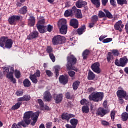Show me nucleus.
I'll return each mask as SVG.
<instances>
[{"instance_id": "2f4dec72", "label": "nucleus", "mask_w": 128, "mask_h": 128, "mask_svg": "<svg viewBox=\"0 0 128 128\" xmlns=\"http://www.w3.org/2000/svg\"><path fill=\"white\" fill-rule=\"evenodd\" d=\"M74 16H75V18H82V10H78L77 12L74 14Z\"/></svg>"}, {"instance_id": "680f3d73", "label": "nucleus", "mask_w": 128, "mask_h": 128, "mask_svg": "<svg viewBox=\"0 0 128 128\" xmlns=\"http://www.w3.org/2000/svg\"><path fill=\"white\" fill-rule=\"evenodd\" d=\"M46 74L49 78L50 76H52L53 74L52 72L50 70H46Z\"/></svg>"}, {"instance_id": "052dcab7", "label": "nucleus", "mask_w": 128, "mask_h": 128, "mask_svg": "<svg viewBox=\"0 0 128 128\" xmlns=\"http://www.w3.org/2000/svg\"><path fill=\"white\" fill-rule=\"evenodd\" d=\"M16 6L17 8H20L24 6V4L22 3L20 1H16Z\"/></svg>"}, {"instance_id": "2eb2a0df", "label": "nucleus", "mask_w": 128, "mask_h": 128, "mask_svg": "<svg viewBox=\"0 0 128 128\" xmlns=\"http://www.w3.org/2000/svg\"><path fill=\"white\" fill-rule=\"evenodd\" d=\"M70 76L68 75H62L59 77V81L60 84H66L68 82Z\"/></svg>"}, {"instance_id": "ddd939ff", "label": "nucleus", "mask_w": 128, "mask_h": 128, "mask_svg": "<svg viewBox=\"0 0 128 128\" xmlns=\"http://www.w3.org/2000/svg\"><path fill=\"white\" fill-rule=\"evenodd\" d=\"M124 25L122 24V21L121 20L117 22L114 25V28L116 30H118L120 32H122V28H124Z\"/></svg>"}, {"instance_id": "37998d69", "label": "nucleus", "mask_w": 128, "mask_h": 128, "mask_svg": "<svg viewBox=\"0 0 128 128\" xmlns=\"http://www.w3.org/2000/svg\"><path fill=\"white\" fill-rule=\"evenodd\" d=\"M98 20V16L94 15L92 17V22H94V24H96Z\"/></svg>"}, {"instance_id": "0eeeda50", "label": "nucleus", "mask_w": 128, "mask_h": 128, "mask_svg": "<svg viewBox=\"0 0 128 128\" xmlns=\"http://www.w3.org/2000/svg\"><path fill=\"white\" fill-rule=\"evenodd\" d=\"M128 59L126 56H124L122 58H120V60L116 58L114 61V64L117 66H126V64H128Z\"/></svg>"}, {"instance_id": "a211bd4d", "label": "nucleus", "mask_w": 128, "mask_h": 128, "mask_svg": "<svg viewBox=\"0 0 128 128\" xmlns=\"http://www.w3.org/2000/svg\"><path fill=\"white\" fill-rule=\"evenodd\" d=\"M76 118V115L72 114H68L63 113L61 116V118L62 120H67V122H68V120H70V118Z\"/></svg>"}, {"instance_id": "f8f14e48", "label": "nucleus", "mask_w": 128, "mask_h": 128, "mask_svg": "<svg viewBox=\"0 0 128 128\" xmlns=\"http://www.w3.org/2000/svg\"><path fill=\"white\" fill-rule=\"evenodd\" d=\"M116 96L118 98H124L126 100H128V96L126 95V92L123 89L118 90L116 92Z\"/></svg>"}, {"instance_id": "393cba45", "label": "nucleus", "mask_w": 128, "mask_h": 128, "mask_svg": "<svg viewBox=\"0 0 128 128\" xmlns=\"http://www.w3.org/2000/svg\"><path fill=\"white\" fill-rule=\"evenodd\" d=\"M36 24V18L34 16H30L28 19V24L30 26H34Z\"/></svg>"}, {"instance_id": "0e129e2a", "label": "nucleus", "mask_w": 128, "mask_h": 128, "mask_svg": "<svg viewBox=\"0 0 128 128\" xmlns=\"http://www.w3.org/2000/svg\"><path fill=\"white\" fill-rule=\"evenodd\" d=\"M68 74L70 76H71V78H72L73 76H74V74H76V72L74 71H70L68 72Z\"/></svg>"}, {"instance_id": "6ab92c4d", "label": "nucleus", "mask_w": 128, "mask_h": 128, "mask_svg": "<svg viewBox=\"0 0 128 128\" xmlns=\"http://www.w3.org/2000/svg\"><path fill=\"white\" fill-rule=\"evenodd\" d=\"M70 24L74 28H78V20L76 18H72L70 20Z\"/></svg>"}, {"instance_id": "4468645a", "label": "nucleus", "mask_w": 128, "mask_h": 128, "mask_svg": "<svg viewBox=\"0 0 128 128\" xmlns=\"http://www.w3.org/2000/svg\"><path fill=\"white\" fill-rule=\"evenodd\" d=\"M38 32L34 30L30 32L29 35L27 36V40H36L38 38Z\"/></svg>"}, {"instance_id": "39448f33", "label": "nucleus", "mask_w": 128, "mask_h": 128, "mask_svg": "<svg viewBox=\"0 0 128 128\" xmlns=\"http://www.w3.org/2000/svg\"><path fill=\"white\" fill-rule=\"evenodd\" d=\"M64 40H66V37L57 35L54 36L52 38V44L53 46H58V44H62Z\"/></svg>"}, {"instance_id": "3c124183", "label": "nucleus", "mask_w": 128, "mask_h": 128, "mask_svg": "<svg viewBox=\"0 0 128 128\" xmlns=\"http://www.w3.org/2000/svg\"><path fill=\"white\" fill-rule=\"evenodd\" d=\"M58 70H60V66H56L54 74L56 76V78H58V76H60V74L58 72Z\"/></svg>"}, {"instance_id": "e433bc0d", "label": "nucleus", "mask_w": 128, "mask_h": 128, "mask_svg": "<svg viewBox=\"0 0 128 128\" xmlns=\"http://www.w3.org/2000/svg\"><path fill=\"white\" fill-rule=\"evenodd\" d=\"M82 112L84 114H88L90 112V108L88 106H83L82 107Z\"/></svg>"}, {"instance_id": "5fc2aeb1", "label": "nucleus", "mask_w": 128, "mask_h": 128, "mask_svg": "<svg viewBox=\"0 0 128 128\" xmlns=\"http://www.w3.org/2000/svg\"><path fill=\"white\" fill-rule=\"evenodd\" d=\"M46 23V20L44 19H41L39 21H38V24H36V26H42V24H44Z\"/></svg>"}, {"instance_id": "69168bd1", "label": "nucleus", "mask_w": 128, "mask_h": 128, "mask_svg": "<svg viewBox=\"0 0 128 128\" xmlns=\"http://www.w3.org/2000/svg\"><path fill=\"white\" fill-rule=\"evenodd\" d=\"M118 102L120 104H122L124 102V98L118 97Z\"/></svg>"}, {"instance_id": "6e6552de", "label": "nucleus", "mask_w": 128, "mask_h": 128, "mask_svg": "<svg viewBox=\"0 0 128 128\" xmlns=\"http://www.w3.org/2000/svg\"><path fill=\"white\" fill-rule=\"evenodd\" d=\"M22 19V16L18 15H12L8 18V22L12 26H16V22Z\"/></svg>"}, {"instance_id": "5701e85b", "label": "nucleus", "mask_w": 128, "mask_h": 128, "mask_svg": "<svg viewBox=\"0 0 128 128\" xmlns=\"http://www.w3.org/2000/svg\"><path fill=\"white\" fill-rule=\"evenodd\" d=\"M87 78L88 80H94L96 78V74L90 70H88Z\"/></svg>"}, {"instance_id": "7c9ffc66", "label": "nucleus", "mask_w": 128, "mask_h": 128, "mask_svg": "<svg viewBox=\"0 0 128 128\" xmlns=\"http://www.w3.org/2000/svg\"><path fill=\"white\" fill-rule=\"evenodd\" d=\"M80 80H76L72 84V88L73 90H76L78 88V86H80Z\"/></svg>"}, {"instance_id": "e2e57ef3", "label": "nucleus", "mask_w": 128, "mask_h": 128, "mask_svg": "<svg viewBox=\"0 0 128 128\" xmlns=\"http://www.w3.org/2000/svg\"><path fill=\"white\" fill-rule=\"evenodd\" d=\"M110 4L111 6H112L114 8L116 6V0H110Z\"/></svg>"}, {"instance_id": "9d476101", "label": "nucleus", "mask_w": 128, "mask_h": 128, "mask_svg": "<svg viewBox=\"0 0 128 128\" xmlns=\"http://www.w3.org/2000/svg\"><path fill=\"white\" fill-rule=\"evenodd\" d=\"M110 112V110L108 108H99L96 112V116L100 118H104L106 114H108Z\"/></svg>"}, {"instance_id": "4be33fe9", "label": "nucleus", "mask_w": 128, "mask_h": 128, "mask_svg": "<svg viewBox=\"0 0 128 128\" xmlns=\"http://www.w3.org/2000/svg\"><path fill=\"white\" fill-rule=\"evenodd\" d=\"M24 128H26V124L24 122V121H21L18 123V124H16V123H14L12 126L11 128H22V126Z\"/></svg>"}, {"instance_id": "f3484780", "label": "nucleus", "mask_w": 128, "mask_h": 128, "mask_svg": "<svg viewBox=\"0 0 128 128\" xmlns=\"http://www.w3.org/2000/svg\"><path fill=\"white\" fill-rule=\"evenodd\" d=\"M75 5L78 8H82L88 6V2L84 1L83 0H78L76 2Z\"/></svg>"}, {"instance_id": "6e6d98bb", "label": "nucleus", "mask_w": 128, "mask_h": 128, "mask_svg": "<svg viewBox=\"0 0 128 128\" xmlns=\"http://www.w3.org/2000/svg\"><path fill=\"white\" fill-rule=\"evenodd\" d=\"M54 28V26L50 24H48V26H46V32H50Z\"/></svg>"}, {"instance_id": "c756f323", "label": "nucleus", "mask_w": 128, "mask_h": 128, "mask_svg": "<svg viewBox=\"0 0 128 128\" xmlns=\"http://www.w3.org/2000/svg\"><path fill=\"white\" fill-rule=\"evenodd\" d=\"M18 12L20 14H26V12H28V8L26 6H24L23 7L21 8L18 11Z\"/></svg>"}, {"instance_id": "ea45409f", "label": "nucleus", "mask_w": 128, "mask_h": 128, "mask_svg": "<svg viewBox=\"0 0 128 128\" xmlns=\"http://www.w3.org/2000/svg\"><path fill=\"white\" fill-rule=\"evenodd\" d=\"M30 78L33 84H38V78H36L32 74L30 75Z\"/></svg>"}, {"instance_id": "774afa93", "label": "nucleus", "mask_w": 128, "mask_h": 128, "mask_svg": "<svg viewBox=\"0 0 128 128\" xmlns=\"http://www.w3.org/2000/svg\"><path fill=\"white\" fill-rule=\"evenodd\" d=\"M52 122H47L46 124V128H52Z\"/></svg>"}, {"instance_id": "79ce46f5", "label": "nucleus", "mask_w": 128, "mask_h": 128, "mask_svg": "<svg viewBox=\"0 0 128 128\" xmlns=\"http://www.w3.org/2000/svg\"><path fill=\"white\" fill-rule=\"evenodd\" d=\"M88 102H89L86 98H83L80 101V104L82 106H88Z\"/></svg>"}, {"instance_id": "c03bdc74", "label": "nucleus", "mask_w": 128, "mask_h": 128, "mask_svg": "<svg viewBox=\"0 0 128 128\" xmlns=\"http://www.w3.org/2000/svg\"><path fill=\"white\" fill-rule=\"evenodd\" d=\"M37 102L39 104V106L41 108H44V101L42 99H38Z\"/></svg>"}, {"instance_id": "a878e982", "label": "nucleus", "mask_w": 128, "mask_h": 128, "mask_svg": "<svg viewBox=\"0 0 128 128\" xmlns=\"http://www.w3.org/2000/svg\"><path fill=\"white\" fill-rule=\"evenodd\" d=\"M65 98H67V100H74V94L72 92H67L65 93Z\"/></svg>"}, {"instance_id": "72a5a7b5", "label": "nucleus", "mask_w": 128, "mask_h": 128, "mask_svg": "<svg viewBox=\"0 0 128 128\" xmlns=\"http://www.w3.org/2000/svg\"><path fill=\"white\" fill-rule=\"evenodd\" d=\"M90 2L96 8H98L100 6V0H90Z\"/></svg>"}, {"instance_id": "bb28decb", "label": "nucleus", "mask_w": 128, "mask_h": 128, "mask_svg": "<svg viewBox=\"0 0 128 128\" xmlns=\"http://www.w3.org/2000/svg\"><path fill=\"white\" fill-rule=\"evenodd\" d=\"M22 104V102H18L14 105L12 106L11 108V110H18L20 108V106Z\"/></svg>"}, {"instance_id": "4d7b16f0", "label": "nucleus", "mask_w": 128, "mask_h": 128, "mask_svg": "<svg viewBox=\"0 0 128 128\" xmlns=\"http://www.w3.org/2000/svg\"><path fill=\"white\" fill-rule=\"evenodd\" d=\"M32 75L35 76L36 78H40V71L39 70H37L36 72Z\"/></svg>"}, {"instance_id": "338daca9", "label": "nucleus", "mask_w": 128, "mask_h": 128, "mask_svg": "<svg viewBox=\"0 0 128 128\" xmlns=\"http://www.w3.org/2000/svg\"><path fill=\"white\" fill-rule=\"evenodd\" d=\"M114 116H116V112L114 111H112L110 113V116L112 120H114Z\"/></svg>"}, {"instance_id": "9b49d317", "label": "nucleus", "mask_w": 128, "mask_h": 128, "mask_svg": "<svg viewBox=\"0 0 128 128\" xmlns=\"http://www.w3.org/2000/svg\"><path fill=\"white\" fill-rule=\"evenodd\" d=\"M100 62H96L91 65V69L94 72L98 74L102 72V70H100Z\"/></svg>"}, {"instance_id": "de8ad7c7", "label": "nucleus", "mask_w": 128, "mask_h": 128, "mask_svg": "<svg viewBox=\"0 0 128 128\" xmlns=\"http://www.w3.org/2000/svg\"><path fill=\"white\" fill-rule=\"evenodd\" d=\"M22 94H24V90H18L16 92V95L17 96H22Z\"/></svg>"}, {"instance_id": "dca6fc26", "label": "nucleus", "mask_w": 128, "mask_h": 128, "mask_svg": "<svg viewBox=\"0 0 128 128\" xmlns=\"http://www.w3.org/2000/svg\"><path fill=\"white\" fill-rule=\"evenodd\" d=\"M63 97L64 96H62V94H54L53 96L54 100H55L56 104H60V102H62Z\"/></svg>"}, {"instance_id": "13d9d810", "label": "nucleus", "mask_w": 128, "mask_h": 128, "mask_svg": "<svg viewBox=\"0 0 128 128\" xmlns=\"http://www.w3.org/2000/svg\"><path fill=\"white\" fill-rule=\"evenodd\" d=\"M112 42V38H106L104 39L102 42L104 44H108V42Z\"/></svg>"}, {"instance_id": "cd10ccee", "label": "nucleus", "mask_w": 128, "mask_h": 128, "mask_svg": "<svg viewBox=\"0 0 128 128\" xmlns=\"http://www.w3.org/2000/svg\"><path fill=\"white\" fill-rule=\"evenodd\" d=\"M90 54V51L89 50L86 49L85 50L82 54V56L83 57V60H86L88 58V56Z\"/></svg>"}, {"instance_id": "f03ea898", "label": "nucleus", "mask_w": 128, "mask_h": 128, "mask_svg": "<svg viewBox=\"0 0 128 128\" xmlns=\"http://www.w3.org/2000/svg\"><path fill=\"white\" fill-rule=\"evenodd\" d=\"M12 40L8 38V37L6 36H1L0 38V46L4 48H12Z\"/></svg>"}, {"instance_id": "864d4df0", "label": "nucleus", "mask_w": 128, "mask_h": 128, "mask_svg": "<svg viewBox=\"0 0 128 128\" xmlns=\"http://www.w3.org/2000/svg\"><path fill=\"white\" fill-rule=\"evenodd\" d=\"M24 102H28V100H30V96L28 94H25L23 96Z\"/></svg>"}, {"instance_id": "58836bf2", "label": "nucleus", "mask_w": 128, "mask_h": 128, "mask_svg": "<svg viewBox=\"0 0 128 128\" xmlns=\"http://www.w3.org/2000/svg\"><path fill=\"white\" fill-rule=\"evenodd\" d=\"M122 118L123 122H126L128 119V114L126 112H124L122 114Z\"/></svg>"}, {"instance_id": "f257e3e1", "label": "nucleus", "mask_w": 128, "mask_h": 128, "mask_svg": "<svg viewBox=\"0 0 128 128\" xmlns=\"http://www.w3.org/2000/svg\"><path fill=\"white\" fill-rule=\"evenodd\" d=\"M76 58L72 54L67 56V64L66 65L67 70H74L78 72V69L74 67V64H76Z\"/></svg>"}, {"instance_id": "09e8293b", "label": "nucleus", "mask_w": 128, "mask_h": 128, "mask_svg": "<svg viewBox=\"0 0 128 128\" xmlns=\"http://www.w3.org/2000/svg\"><path fill=\"white\" fill-rule=\"evenodd\" d=\"M46 52L48 54H52V48L50 46H47Z\"/></svg>"}, {"instance_id": "bf43d9fd", "label": "nucleus", "mask_w": 128, "mask_h": 128, "mask_svg": "<svg viewBox=\"0 0 128 128\" xmlns=\"http://www.w3.org/2000/svg\"><path fill=\"white\" fill-rule=\"evenodd\" d=\"M7 78H9L10 80L11 78L14 77V73L12 72H8L7 73L6 76Z\"/></svg>"}, {"instance_id": "c9c22d12", "label": "nucleus", "mask_w": 128, "mask_h": 128, "mask_svg": "<svg viewBox=\"0 0 128 128\" xmlns=\"http://www.w3.org/2000/svg\"><path fill=\"white\" fill-rule=\"evenodd\" d=\"M106 60L108 62H110V60H114V56L112 54V52H108L106 55Z\"/></svg>"}, {"instance_id": "f704fd0d", "label": "nucleus", "mask_w": 128, "mask_h": 128, "mask_svg": "<svg viewBox=\"0 0 128 128\" xmlns=\"http://www.w3.org/2000/svg\"><path fill=\"white\" fill-rule=\"evenodd\" d=\"M70 124L76 128L78 124V120L76 118H72L70 120Z\"/></svg>"}, {"instance_id": "8fccbe9b", "label": "nucleus", "mask_w": 128, "mask_h": 128, "mask_svg": "<svg viewBox=\"0 0 128 128\" xmlns=\"http://www.w3.org/2000/svg\"><path fill=\"white\" fill-rule=\"evenodd\" d=\"M111 52L114 56H118L120 55V52H118V50H112Z\"/></svg>"}, {"instance_id": "412c9836", "label": "nucleus", "mask_w": 128, "mask_h": 128, "mask_svg": "<svg viewBox=\"0 0 128 128\" xmlns=\"http://www.w3.org/2000/svg\"><path fill=\"white\" fill-rule=\"evenodd\" d=\"M52 96L50 92L48 91H46L44 96V102H50V100H52Z\"/></svg>"}, {"instance_id": "20e7f679", "label": "nucleus", "mask_w": 128, "mask_h": 128, "mask_svg": "<svg viewBox=\"0 0 128 128\" xmlns=\"http://www.w3.org/2000/svg\"><path fill=\"white\" fill-rule=\"evenodd\" d=\"M58 26L60 28V32L62 34H66L68 32V24L66 20L61 18L58 23Z\"/></svg>"}, {"instance_id": "473e14b6", "label": "nucleus", "mask_w": 128, "mask_h": 128, "mask_svg": "<svg viewBox=\"0 0 128 128\" xmlns=\"http://www.w3.org/2000/svg\"><path fill=\"white\" fill-rule=\"evenodd\" d=\"M23 84L25 88H30V86H32V84L30 83V81L28 78L24 79L23 81Z\"/></svg>"}, {"instance_id": "49530a36", "label": "nucleus", "mask_w": 128, "mask_h": 128, "mask_svg": "<svg viewBox=\"0 0 128 128\" xmlns=\"http://www.w3.org/2000/svg\"><path fill=\"white\" fill-rule=\"evenodd\" d=\"M14 75L16 78H20L21 75L20 71L16 70L14 72Z\"/></svg>"}, {"instance_id": "4c0bfd02", "label": "nucleus", "mask_w": 128, "mask_h": 128, "mask_svg": "<svg viewBox=\"0 0 128 128\" xmlns=\"http://www.w3.org/2000/svg\"><path fill=\"white\" fill-rule=\"evenodd\" d=\"M64 16H66V18H68V16H72V12L71 10H67L64 12Z\"/></svg>"}, {"instance_id": "a19ab883", "label": "nucleus", "mask_w": 128, "mask_h": 128, "mask_svg": "<svg viewBox=\"0 0 128 128\" xmlns=\"http://www.w3.org/2000/svg\"><path fill=\"white\" fill-rule=\"evenodd\" d=\"M118 4L120 6H124V4H128V1L126 0H116Z\"/></svg>"}, {"instance_id": "a18cd8bd", "label": "nucleus", "mask_w": 128, "mask_h": 128, "mask_svg": "<svg viewBox=\"0 0 128 128\" xmlns=\"http://www.w3.org/2000/svg\"><path fill=\"white\" fill-rule=\"evenodd\" d=\"M78 10L79 9L76 8V6H74L71 8V12H72V16H74L78 12Z\"/></svg>"}, {"instance_id": "c85d7f7f", "label": "nucleus", "mask_w": 128, "mask_h": 128, "mask_svg": "<svg viewBox=\"0 0 128 128\" xmlns=\"http://www.w3.org/2000/svg\"><path fill=\"white\" fill-rule=\"evenodd\" d=\"M40 116V112H35L34 113H32L31 115V118L32 120H38V116Z\"/></svg>"}, {"instance_id": "7ed1b4c3", "label": "nucleus", "mask_w": 128, "mask_h": 128, "mask_svg": "<svg viewBox=\"0 0 128 128\" xmlns=\"http://www.w3.org/2000/svg\"><path fill=\"white\" fill-rule=\"evenodd\" d=\"M88 98L90 100H92L95 102H102L104 98V92H94L88 96Z\"/></svg>"}, {"instance_id": "603ef678", "label": "nucleus", "mask_w": 128, "mask_h": 128, "mask_svg": "<svg viewBox=\"0 0 128 128\" xmlns=\"http://www.w3.org/2000/svg\"><path fill=\"white\" fill-rule=\"evenodd\" d=\"M49 56L52 62H56V56H54V53H51L49 54Z\"/></svg>"}, {"instance_id": "b1692460", "label": "nucleus", "mask_w": 128, "mask_h": 128, "mask_svg": "<svg viewBox=\"0 0 128 128\" xmlns=\"http://www.w3.org/2000/svg\"><path fill=\"white\" fill-rule=\"evenodd\" d=\"M86 25H83V26H81V27L79 28L77 30L78 34L79 36L82 34H84V32H86Z\"/></svg>"}, {"instance_id": "aec40b11", "label": "nucleus", "mask_w": 128, "mask_h": 128, "mask_svg": "<svg viewBox=\"0 0 128 128\" xmlns=\"http://www.w3.org/2000/svg\"><path fill=\"white\" fill-rule=\"evenodd\" d=\"M37 30L40 34H44L46 32V26L44 25H36Z\"/></svg>"}, {"instance_id": "1a4fd4ad", "label": "nucleus", "mask_w": 128, "mask_h": 128, "mask_svg": "<svg viewBox=\"0 0 128 128\" xmlns=\"http://www.w3.org/2000/svg\"><path fill=\"white\" fill-rule=\"evenodd\" d=\"M32 114V111L26 112L24 114L23 120L22 122H24L26 126H28V124H30Z\"/></svg>"}, {"instance_id": "423d86ee", "label": "nucleus", "mask_w": 128, "mask_h": 128, "mask_svg": "<svg viewBox=\"0 0 128 128\" xmlns=\"http://www.w3.org/2000/svg\"><path fill=\"white\" fill-rule=\"evenodd\" d=\"M103 10L104 12L102 10L98 12V16L100 18H108L112 20V18H114L112 14V13H110L108 10L104 9Z\"/></svg>"}]
</instances>
